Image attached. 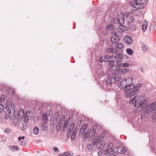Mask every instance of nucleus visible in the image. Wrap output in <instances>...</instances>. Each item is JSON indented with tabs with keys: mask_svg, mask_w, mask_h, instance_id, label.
I'll return each instance as SVG.
<instances>
[{
	"mask_svg": "<svg viewBox=\"0 0 156 156\" xmlns=\"http://www.w3.org/2000/svg\"><path fill=\"white\" fill-rule=\"evenodd\" d=\"M118 86L119 88L122 89L125 92L129 91V93H126V97L129 98L139 93L140 91L138 89L141 87V85L139 83L135 86L133 84L132 78H129L119 83Z\"/></svg>",
	"mask_w": 156,
	"mask_h": 156,
	"instance_id": "f257e3e1",
	"label": "nucleus"
},
{
	"mask_svg": "<svg viewBox=\"0 0 156 156\" xmlns=\"http://www.w3.org/2000/svg\"><path fill=\"white\" fill-rule=\"evenodd\" d=\"M144 95H142V96L136 95L134 98L129 100V103L130 104H134V106L136 107V110L140 112L144 109L147 105L148 99L144 98Z\"/></svg>",
	"mask_w": 156,
	"mask_h": 156,
	"instance_id": "f03ea898",
	"label": "nucleus"
},
{
	"mask_svg": "<svg viewBox=\"0 0 156 156\" xmlns=\"http://www.w3.org/2000/svg\"><path fill=\"white\" fill-rule=\"evenodd\" d=\"M134 2H131L132 7L137 9H141L144 8V4H145L147 2V0H133Z\"/></svg>",
	"mask_w": 156,
	"mask_h": 156,
	"instance_id": "7ed1b4c3",
	"label": "nucleus"
},
{
	"mask_svg": "<svg viewBox=\"0 0 156 156\" xmlns=\"http://www.w3.org/2000/svg\"><path fill=\"white\" fill-rule=\"evenodd\" d=\"M8 113H9L10 119L12 120L14 119V117L16 116V113H15L14 105L12 103L10 104L8 108Z\"/></svg>",
	"mask_w": 156,
	"mask_h": 156,
	"instance_id": "20e7f679",
	"label": "nucleus"
},
{
	"mask_svg": "<svg viewBox=\"0 0 156 156\" xmlns=\"http://www.w3.org/2000/svg\"><path fill=\"white\" fill-rule=\"evenodd\" d=\"M120 15L121 17L123 18L124 21L126 20L128 23H130L134 21L133 17L127 14L122 13Z\"/></svg>",
	"mask_w": 156,
	"mask_h": 156,
	"instance_id": "39448f33",
	"label": "nucleus"
},
{
	"mask_svg": "<svg viewBox=\"0 0 156 156\" xmlns=\"http://www.w3.org/2000/svg\"><path fill=\"white\" fill-rule=\"evenodd\" d=\"M127 151L126 147H119L115 148L113 150V153H116L118 154H122L125 153Z\"/></svg>",
	"mask_w": 156,
	"mask_h": 156,
	"instance_id": "423d86ee",
	"label": "nucleus"
},
{
	"mask_svg": "<svg viewBox=\"0 0 156 156\" xmlns=\"http://www.w3.org/2000/svg\"><path fill=\"white\" fill-rule=\"evenodd\" d=\"M96 126H94L92 128L90 131L89 130H87L86 131V134H88L89 135L90 137H92L94 136L97 132Z\"/></svg>",
	"mask_w": 156,
	"mask_h": 156,
	"instance_id": "0eeeda50",
	"label": "nucleus"
},
{
	"mask_svg": "<svg viewBox=\"0 0 156 156\" xmlns=\"http://www.w3.org/2000/svg\"><path fill=\"white\" fill-rule=\"evenodd\" d=\"M114 23L117 24H122L124 23V22L123 18H120L119 17H115L113 18Z\"/></svg>",
	"mask_w": 156,
	"mask_h": 156,
	"instance_id": "6e6552de",
	"label": "nucleus"
},
{
	"mask_svg": "<svg viewBox=\"0 0 156 156\" xmlns=\"http://www.w3.org/2000/svg\"><path fill=\"white\" fill-rule=\"evenodd\" d=\"M105 142L104 140H102L98 141L96 143V147L99 149H102L104 147L105 145Z\"/></svg>",
	"mask_w": 156,
	"mask_h": 156,
	"instance_id": "1a4fd4ad",
	"label": "nucleus"
},
{
	"mask_svg": "<svg viewBox=\"0 0 156 156\" xmlns=\"http://www.w3.org/2000/svg\"><path fill=\"white\" fill-rule=\"evenodd\" d=\"M25 112H24V110L23 109H20L18 112L17 118L18 120H21L23 118V116L24 115Z\"/></svg>",
	"mask_w": 156,
	"mask_h": 156,
	"instance_id": "9d476101",
	"label": "nucleus"
},
{
	"mask_svg": "<svg viewBox=\"0 0 156 156\" xmlns=\"http://www.w3.org/2000/svg\"><path fill=\"white\" fill-rule=\"evenodd\" d=\"M124 40L125 43L127 44H131L133 43L132 38L129 36H125Z\"/></svg>",
	"mask_w": 156,
	"mask_h": 156,
	"instance_id": "9b49d317",
	"label": "nucleus"
},
{
	"mask_svg": "<svg viewBox=\"0 0 156 156\" xmlns=\"http://www.w3.org/2000/svg\"><path fill=\"white\" fill-rule=\"evenodd\" d=\"M88 125L87 124H85L84 125H82L80 129L79 133V135L81 136L84 133L86 130L87 129Z\"/></svg>",
	"mask_w": 156,
	"mask_h": 156,
	"instance_id": "f8f14e48",
	"label": "nucleus"
},
{
	"mask_svg": "<svg viewBox=\"0 0 156 156\" xmlns=\"http://www.w3.org/2000/svg\"><path fill=\"white\" fill-rule=\"evenodd\" d=\"M129 71V69H122L117 70L116 74H122L127 72Z\"/></svg>",
	"mask_w": 156,
	"mask_h": 156,
	"instance_id": "ddd939ff",
	"label": "nucleus"
},
{
	"mask_svg": "<svg viewBox=\"0 0 156 156\" xmlns=\"http://www.w3.org/2000/svg\"><path fill=\"white\" fill-rule=\"evenodd\" d=\"M74 123H73L71 124V125L69 126L67 133L68 136L70 135L71 133L72 132L74 128Z\"/></svg>",
	"mask_w": 156,
	"mask_h": 156,
	"instance_id": "4468645a",
	"label": "nucleus"
},
{
	"mask_svg": "<svg viewBox=\"0 0 156 156\" xmlns=\"http://www.w3.org/2000/svg\"><path fill=\"white\" fill-rule=\"evenodd\" d=\"M106 82L108 84H110L113 83L114 82L113 80V77L112 76L109 77H108V79L106 80Z\"/></svg>",
	"mask_w": 156,
	"mask_h": 156,
	"instance_id": "2eb2a0df",
	"label": "nucleus"
},
{
	"mask_svg": "<svg viewBox=\"0 0 156 156\" xmlns=\"http://www.w3.org/2000/svg\"><path fill=\"white\" fill-rule=\"evenodd\" d=\"M119 40V38L117 36H112L111 38V41L114 43H117Z\"/></svg>",
	"mask_w": 156,
	"mask_h": 156,
	"instance_id": "dca6fc26",
	"label": "nucleus"
},
{
	"mask_svg": "<svg viewBox=\"0 0 156 156\" xmlns=\"http://www.w3.org/2000/svg\"><path fill=\"white\" fill-rule=\"evenodd\" d=\"M119 67H118V66L114 65L112 67L110 68L111 69V70L115 71L114 72H113L112 73L113 74H116V71L119 69Z\"/></svg>",
	"mask_w": 156,
	"mask_h": 156,
	"instance_id": "f3484780",
	"label": "nucleus"
},
{
	"mask_svg": "<svg viewBox=\"0 0 156 156\" xmlns=\"http://www.w3.org/2000/svg\"><path fill=\"white\" fill-rule=\"evenodd\" d=\"M89 137V135H88V134H86V132L83 136L82 142H86L88 138Z\"/></svg>",
	"mask_w": 156,
	"mask_h": 156,
	"instance_id": "a211bd4d",
	"label": "nucleus"
},
{
	"mask_svg": "<svg viewBox=\"0 0 156 156\" xmlns=\"http://www.w3.org/2000/svg\"><path fill=\"white\" fill-rule=\"evenodd\" d=\"M101 140L100 137L98 136V135H96L93 140V143H94V144H96V143H97L98 141H101Z\"/></svg>",
	"mask_w": 156,
	"mask_h": 156,
	"instance_id": "6ab92c4d",
	"label": "nucleus"
},
{
	"mask_svg": "<svg viewBox=\"0 0 156 156\" xmlns=\"http://www.w3.org/2000/svg\"><path fill=\"white\" fill-rule=\"evenodd\" d=\"M148 112L145 111V110L143 111V113L141 115V118L144 119L146 118L148 115Z\"/></svg>",
	"mask_w": 156,
	"mask_h": 156,
	"instance_id": "aec40b11",
	"label": "nucleus"
},
{
	"mask_svg": "<svg viewBox=\"0 0 156 156\" xmlns=\"http://www.w3.org/2000/svg\"><path fill=\"white\" fill-rule=\"evenodd\" d=\"M104 57L105 62H108L112 59V56L109 55H104Z\"/></svg>",
	"mask_w": 156,
	"mask_h": 156,
	"instance_id": "412c9836",
	"label": "nucleus"
},
{
	"mask_svg": "<svg viewBox=\"0 0 156 156\" xmlns=\"http://www.w3.org/2000/svg\"><path fill=\"white\" fill-rule=\"evenodd\" d=\"M73 153L71 151H68L63 154V156H73Z\"/></svg>",
	"mask_w": 156,
	"mask_h": 156,
	"instance_id": "4be33fe9",
	"label": "nucleus"
},
{
	"mask_svg": "<svg viewBox=\"0 0 156 156\" xmlns=\"http://www.w3.org/2000/svg\"><path fill=\"white\" fill-rule=\"evenodd\" d=\"M48 116L47 114L44 113L43 116V120L44 123H46L47 122V121L48 120H49L48 119Z\"/></svg>",
	"mask_w": 156,
	"mask_h": 156,
	"instance_id": "5701e85b",
	"label": "nucleus"
},
{
	"mask_svg": "<svg viewBox=\"0 0 156 156\" xmlns=\"http://www.w3.org/2000/svg\"><path fill=\"white\" fill-rule=\"evenodd\" d=\"M122 78V76L120 75H117L113 77V80L114 82H115L118 81H119Z\"/></svg>",
	"mask_w": 156,
	"mask_h": 156,
	"instance_id": "b1692460",
	"label": "nucleus"
},
{
	"mask_svg": "<svg viewBox=\"0 0 156 156\" xmlns=\"http://www.w3.org/2000/svg\"><path fill=\"white\" fill-rule=\"evenodd\" d=\"M147 26V22H146L144 23L142 25V29L144 32L146 30Z\"/></svg>",
	"mask_w": 156,
	"mask_h": 156,
	"instance_id": "393cba45",
	"label": "nucleus"
},
{
	"mask_svg": "<svg viewBox=\"0 0 156 156\" xmlns=\"http://www.w3.org/2000/svg\"><path fill=\"white\" fill-rule=\"evenodd\" d=\"M106 27L108 30H112L114 28V26L110 24L107 25Z\"/></svg>",
	"mask_w": 156,
	"mask_h": 156,
	"instance_id": "a878e982",
	"label": "nucleus"
},
{
	"mask_svg": "<svg viewBox=\"0 0 156 156\" xmlns=\"http://www.w3.org/2000/svg\"><path fill=\"white\" fill-rule=\"evenodd\" d=\"M126 51L129 55H132L133 54V51L132 49L127 48L126 49Z\"/></svg>",
	"mask_w": 156,
	"mask_h": 156,
	"instance_id": "bb28decb",
	"label": "nucleus"
},
{
	"mask_svg": "<svg viewBox=\"0 0 156 156\" xmlns=\"http://www.w3.org/2000/svg\"><path fill=\"white\" fill-rule=\"evenodd\" d=\"M33 130L34 133V134L37 135L38 133L39 132V130L38 127L37 126H35L33 129Z\"/></svg>",
	"mask_w": 156,
	"mask_h": 156,
	"instance_id": "cd10ccee",
	"label": "nucleus"
},
{
	"mask_svg": "<svg viewBox=\"0 0 156 156\" xmlns=\"http://www.w3.org/2000/svg\"><path fill=\"white\" fill-rule=\"evenodd\" d=\"M106 51L108 52H114L115 53L116 52V49L113 50V48H108L106 49Z\"/></svg>",
	"mask_w": 156,
	"mask_h": 156,
	"instance_id": "c85d7f7f",
	"label": "nucleus"
},
{
	"mask_svg": "<svg viewBox=\"0 0 156 156\" xmlns=\"http://www.w3.org/2000/svg\"><path fill=\"white\" fill-rule=\"evenodd\" d=\"M113 150L112 148H109L108 149H107L105 150L104 151V153L105 154H108V153L111 152H113Z\"/></svg>",
	"mask_w": 156,
	"mask_h": 156,
	"instance_id": "c756f323",
	"label": "nucleus"
},
{
	"mask_svg": "<svg viewBox=\"0 0 156 156\" xmlns=\"http://www.w3.org/2000/svg\"><path fill=\"white\" fill-rule=\"evenodd\" d=\"M114 62H119V61L118 60H116L114 61H110L109 62H109L108 65L110 66L111 68L114 65Z\"/></svg>",
	"mask_w": 156,
	"mask_h": 156,
	"instance_id": "7c9ffc66",
	"label": "nucleus"
},
{
	"mask_svg": "<svg viewBox=\"0 0 156 156\" xmlns=\"http://www.w3.org/2000/svg\"><path fill=\"white\" fill-rule=\"evenodd\" d=\"M153 107H152V104H149L147 107L145 109V111L148 112L151 110Z\"/></svg>",
	"mask_w": 156,
	"mask_h": 156,
	"instance_id": "2f4dec72",
	"label": "nucleus"
},
{
	"mask_svg": "<svg viewBox=\"0 0 156 156\" xmlns=\"http://www.w3.org/2000/svg\"><path fill=\"white\" fill-rule=\"evenodd\" d=\"M24 115L31 117L32 116V112L31 110H28L27 113L25 112Z\"/></svg>",
	"mask_w": 156,
	"mask_h": 156,
	"instance_id": "473e14b6",
	"label": "nucleus"
},
{
	"mask_svg": "<svg viewBox=\"0 0 156 156\" xmlns=\"http://www.w3.org/2000/svg\"><path fill=\"white\" fill-rule=\"evenodd\" d=\"M95 145L94 144V143H93V141L92 142V144H89L87 145V148L88 149H91L93 148L94 145Z\"/></svg>",
	"mask_w": 156,
	"mask_h": 156,
	"instance_id": "72a5a7b5",
	"label": "nucleus"
},
{
	"mask_svg": "<svg viewBox=\"0 0 156 156\" xmlns=\"http://www.w3.org/2000/svg\"><path fill=\"white\" fill-rule=\"evenodd\" d=\"M156 27V25L155 23H152L150 25V29L151 30L153 31L154 30V28Z\"/></svg>",
	"mask_w": 156,
	"mask_h": 156,
	"instance_id": "f704fd0d",
	"label": "nucleus"
},
{
	"mask_svg": "<svg viewBox=\"0 0 156 156\" xmlns=\"http://www.w3.org/2000/svg\"><path fill=\"white\" fill-rule=\"evenodd\" d=\"M62 126V123L61 122H59L57 124V130L59 131L61 129Z\"/></svg>",
	"mask_w": 156,
	"mask_h": 156,
	"instance_id": "c9c22d12",
	"label": "nucleus"
},
{
	"mask_svg": "<svg viewBox=\"0 0 156 156\" xmlns=\"http://www.w3.org/2000/svg\"><path fill=\"white\" fill-rule=\"evenodd\" d=\"M19 147L16 146H11L10 150H13V151H17L19 149Z\"/></svg>",
	"mask_w": 156,
	"mask_h": 156,
	"instance_id": "e433bc0d",
	"label": "nucleus"
},
{
	"mask_svg": "<svg viewBox=\"0 0 156 156\" xmlns=\"http://www.w3.org/2000/svg\"><path fill=\"white\" fill-rule=\"evenodd\" d=\"M119 54H114L112 56V59H119Z\"/></svg>",
	"mask_w": 156,
	"mask_h": 156,
	"instance_id": "4c0bfd02",
	"label": "nucleus"
},
{
	"mask_svg": "<svg viewBox=\"0 0 156 156\" xmlns=\"http://www.w3.org/2000/svg\"><path fill=\"white\" fill-rule=\"evenodd\" d=\"M142 48L144 52H145L147 49V47L146 45L144 44H142Z\"/></svg>",
	"mask_w": 156,
	"mask_h": 156,
	"instance_id": "58836bf2",
	"label": "nucleus"
},
{
	"mask_svg": "<svg viewBox=\"0 0 156 156\" xmlns=\"http://www.w3.org/2000/svg\"><path fill=\"white\" fill-rule=\"evenodd\" d=\"M130 66V64L126 63H123L122 64L121 66L123 67H128Z\"/></svg>",
	"mask_w": 156,
	"mask_h": 156,
	"instance_id": "ea45409f",
	"label": "nucleus"
},
{
	"mask_svg": "<svg viewBox=\"0 0 156 156\" xmlns=\"http://www.w3.org/2000/svg\"><path fill=\"white\" fill-rule=\"evenodd\" d=\"M5 96L3 95L2 96L1 98H0V104H2V102L4 101L5 99Z\"/></svg>",
	"mask_w": 156,
	"mask_h": 156,
	"instance_id": "a19ab883",
	"label": "nucleus"
},
{
	"mask_svg": "<svg viewBox=\"0 0 156 156\" xmlns=\"http://www.w3.org/2000/svg\"><path fill=\"white\" fill-rule=\"evenodd\" d=\"M46 123H42L41 128L42 129L44 130H46L47 129V127L46 126H45V125Z\"/></svg>",
	"mask_w": 156,
	"mask_h": 156,
	"instance_id": "79ce46f5",
	"label": "nucleus"
},
{
	"mask_svg": "<svg viewBox=\"0 0 156 156\" xmlns=\"http://www.w3.org/2000/svg\"><path fill=\"white\" fill-rule=\"evenodd\" d=\"M123 47V45L121 43H119L117 44V48H118L121 49Z\"/></svg>",
	"mask_w": 156,
	"mask_h": 156,
	"instance_id": "37998d69",
	"label": "nucleus"
},
{
	"mask_svg": "<svg viewBox=\"0 0 156 156\" xmlns=\"http://www.w3.org/2000/svg\"><path fill=\"white\" fill-rule=\"evenodd\" d=\"M23 118L24 119V122L26 123V122H27L28 120V116H27L24 115V116H23Z\"/></svg>",
	"mask_w": 156,
	"mask_h": 156,
	"instance_id": "c03bdc74",
	"label": "nucleus"
},
{
	"mask_svg": "<svg viewBox=\"0 0 156 156\" xmlns=\"http://www.w3.org/2000/svg\"><path fill=\"white\" fill-rule=\"evenodd\" d=\"M104 56H103L102 57L100 58L99 59L98 61H99L101 63L102 62L104 61L105 58H104Z\"/></svg>",
	"mask_w": 156,
	"mask_h": 156,
	"instance_id": "a18cd8bd",
	"label": "nucleus"
},
{
	"mask_svg": "<svg viewBox=\"0 0 156 156\" xmlns=\"http://www.w3.org/2000/svg\"><path fill=\"white\" fill-rule=\"evenodd\" d=\"M27 144V143L25 141L23 140L21 142V145L23 146L24 147Z\"/></svg>",
	"mask_w": 156,
	"mask_h": 156,
	"instance_id": "49530a36",
	"label": "nucleus"
},
{
	"mask_svg": "<svg viewBox=\"0 0 156 156\" xmlns=\"http://www.w3.org/2000/svg\"><path fill=\"white\" fill-rule=\"evenodd\" d=\"M76 135L72 133V134L71 135V139L72 140H74L75 138H76Z\"/></svg>",
	"mask_w": 156,
	"mask_h": 156,
	"instance_id": "de8ad7c7",
	"label": "nucleus"
},
{
	"mask_svg": "<svg viewBox=\"0 0 156 156\" xmlns=\"http://www.w3.org/2000/svg\"><path fill=\"white\" fill-rule=\"evenodd\" d=\"M79 130V128L77 127H76L74 130L73 133L76 135L78 131Z\"/></svg>",
	"mask_w": 156,
	"mask_h": 156,
	"instance_id": "09e8293b",
	"label": "nucleus"
},
{
	"mask_svg": "<svg viewBox=\"0 0 156 156\" xmlns=\"http://www.w3.org/2000/svg\"><path fill=\"white\" fill-rule=\"evenodd\" d=\"M4 104H0V113L2 112L4 108Z\"/></svg>",
	"mask_w": 156,
	"mask_h": 156,
	"instance_id": "8fccbe9b",
	"label": "nucleus"
},
{
	"mask_svg": "<svg viewBox=\"0 0 156 156\" xmlns=\"http://www.w3.org/2000/svg\"><path fill=\"white\" fill-rule=\"evenodd\" d=\"M14 118L15 119L13 121V123L15 125H16L17 124V121L18 120H17V119L16 118V117H14Z\"/></svg>",
	"mask_w": 156,
	"mask_h": 156,
	"instance_id": "3c124183",
	"label": "nucleus"
},
{
	"mask_svg": "<svg viewBox=\"0 0 156 156\" xmlns=\"http://www.w3.org/2000/svg\"><path fill=\"white\" fill-rule=\"evenodd\" d=\"M119 59H123V57H124V56H125V55H124L122 54H119Z\"/></svg>",
	"mask_w": 156,
	"mask_h": 156,
	"instance_id": "603ef678",
	"label": "nucleus"
},
{
	"mask_svg": "<svg viewBox=\"0 0 156 156\" xmlns=\"http://www.w3.org/2000/svg\"><path fill=\"white\" fill-rule=\"evenodd\" d=\"M151 112L152 113L156 112V106L151 110Z\"/></svg>",
	"mask_w": 156,
	"mask_h": 156,
	"instance_id": "864d4df0",
	"label": "nucleus"
},
{
	"mask_svg": "<svg viewBox=\"0 0 156 156\" xmlns=\"http://www.w3.org/2000/svg\"><path fill=\"white\" fill-rule=\"evenodd\" d=\"M105 156H115V155L113 153H111L106 154Z\"/></svg>",
	"mask_w": 156,
	"mask_h": 156,
	"instance_id": "5fc2aeb1",
	"label": "nucleus"
},
{
	"mask_svg": "<svg viewBox=\"0 0 156 156\" xmlns=\"http://www.w3.org/2000/svg\"><path fill=\"white\" fill-rule=\"evenodd\" d=\"M112 35L114 36L118 37V35H117V33L115 31H112Z\"/></svg>",
	"mask_w": 156,
	"mask_h": 156,
	"instance_id": "6e6d98bb",
	"label": "nucleus"
},
{
	"mask_svg": "<svg viewBox=\"0 0 156 156\" xmlns=\"http://www.w3.org/2000/svg\"><path fill=\"white\" fill-rule=\"evenodd\" d=\"M67 126H68V124H67L65 123L64 124L63 126V130H65V129L67 127Z\"/></svg>",
	"mask_w": 156,
	"mask_h": 156,
	"instance_id": "4d7b16f0",
	"label": "nucleus"
},
{
	"mask_svg": "<svg viewBox=\"0 0 156 156\" xmlns=\"http://www.w3.org/2000/svg\"><path fill=\"white\" fill-rule=\"evenodd\" d=\"M53 150L54 151L56 152H58V148L56 147H53Z\"/></svg>",
	"mask_w": 156,
	"mask_h": 156,
	"instance_id": "13d9d810",
	"label": "nucleus"
},
{
	"mask_svg": "<svg viewBox=\"0 0 156 156\" xmlns=\"http://www.w3.org/2000/svg\"><path fill=\"white\" fill-rule=\"evenodd\" d=\"M25 137L24 136H23L22 137L20 136L18 138V140L19 141H20L22 139L24 140L25 139Z\"/></svg>",
	"mask_w": 156,
	"mask_h": 156,
	"instance_id": "bf43d9fd",
	"label": "nucleus"
},
{
	"mask_svg": "<svg viewBox=\"0 0 156 156\" xmlns=\"http://www.w3.org/2000/svg\"><path fill=\"white\" fill-rule=\"evenodd\" d=\"M38 117L37 116H34L33 117V120L35 122L38 119Z\"/></svg>",
	"mask_w": 156,
	"mask_h": 156,
	"instance_id": "052dcab7",
	"label": "nucleus"
},
{
	"mask_svg": "<svg viewBox=\"0 0 156 156\" xmlns=\"http://www.w3.org/2000/svg\"><path fill=\"white\" fill-rule=\"evenodd\" d=\"M9 118L10 119L9 115H8V114H6L5 115V119H9Z\"/></svg>",
	"mask_w": 156,
	"mask_h": 156,
	"instance_id": "680f3d73",
	"label": "nucleus"
},
{
	"mask_svg": "<svg viewBox=\"0 0 156 156\" xmlns=\"http://www.w3.org/2000/svg\"><path fill=\"white\" fill-rule=\"evenodd\" d=\"M99 137H100L101 139L102 140L104 138V136L103 134L102 133L100 135Z\"/></svg>",
	"mask_w": 156,
	"mask_h": 156,
	"instance_id": "e2e57ef3",
	"label": "nucleus"
},
{
	"mask_svg": "<svg viewBox=\"0 0 156 156\" xmlns=\"http://www.w3.org/2000/svg\"><path fill=\"white\" fill-rule=\"evenodd\" d=\"M124 27V26L122 25V24L120 25L119 26V28L120 29H122Z\"/></svg>",
	"mask_w": 156,
	"mask_h": 156,
	"instance_id": "0e129e2a",
	"label": "nucleus"
},
{
	"mask_svg": "<svg viewBox=\"0 0 156 156\" xmlns=\"http://www.w3.org/2000/svg\"><path fill=\"white\" fill-rule=\"evenodd\" d=\"M150 104H152V107H154L156 105V102H154Z\"/></svg>",
	"mask_w": 156,
	"mask_h": 156,
	"instance_id": "69168bd1",
	"label": "nucleus"
},
{
	"mask_svg": "<svg viewBox=\"0 0 156 156\" xmlns=\"http://www.w3.org/2000/svg\"><path fill=\"white\" fill-rule=\"evenodd\" d=\"M136 13H138V14H141V12L140 11H139V10H136L135 11Z\"/></svg>",
	"mask_w": 156,
	"mask_h": 156,
	"instance_id": "338daca9",
	"label": "nucleus"
},
{
	"mask_svg": "<svg viewBox=\"0 0 156 156\" xmlns=\"http://www.w3.org/2000/svg\"><path fill=\"white\" fill-rule=\"evenodd\" d=\"M5 131L6 133H9V130L8 129H5Z\"/></svg>",
	"mask_w": 156,
	"mask_h": 156,
	"instance_id": "774afa93",
	"label": "nucleus"
}]
</instances>
